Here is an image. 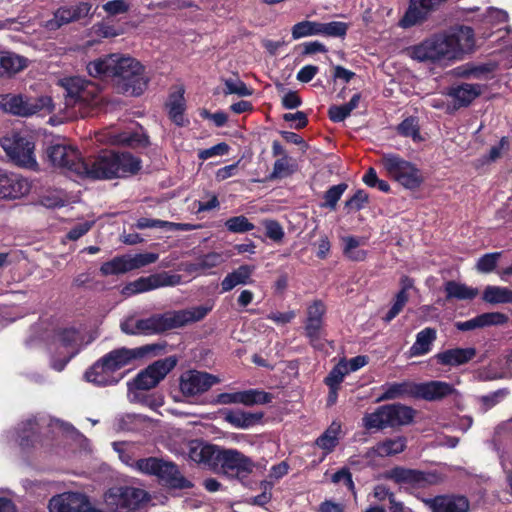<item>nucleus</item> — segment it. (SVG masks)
Here are the masks:
<instances>
[{"instance_id": "864d4df0", "label": "nucleus", "mask_w": 512, "mask_h": 512, "mask_svg": "<svg viewBox=\"0 0 512 512\" xmlns=\"http://www.w3.org/2000/svg\"><path fill=\"white\" fill-rule=\"evenodd\" d=\"M349 373L345 359H342L337 365H335L328 375L324 378V383L328 387H340L345 375Z\"/></svg>"}, {"instance_id": "774afa93", "label": "nucleus", "mask_w": 512, "mask_h": 512, "mask_svg": "<svg viewBox=\"0 0 512 512\" xmlns=\"http://www.w3.org/2000/svg\"><path fill=\"white\" fill-rule=\"evenodd\" d=\"M103 9L110 15L126 13L129 9L125 0H110L103 5Z\"/></svg>"}, {"instance_id": "bf43d9fd", "label": "nucleus", "mask_w": 512, "mask_h": 512, "mask_svg": "<svg viewBox=\"0 0 512 512\" xmlns=\"http://www.w3.org/2000/svg\"><path fill=\"white\" fill-rule=\"evenodd\" d=\"M262 224L265 228V235L267 238L271 239L276 243H280L284 239V229L277 220L266 219L263 220Z\"/></svg>"}, {"instance_id": "ea45409f", "label": "nucleus", "mask_w": 512, "mask_h": 512, "mask_svg": "<svg viewBox=\"0 0 512 512\" xmlns=\"http://www.w3.org/2000/svg\"><path fill=\"white\" fill-rule=\"evenodd\" d=\"M99 271L100 274L105 277L110 275L124 274L131 271L129 264V255L126 254L115 256L111 260L102 263Z\"/></svg>"}, {"instance_id": "9b49d317", "label": "nucleus", "mask_w": 512, "mask_h": 512, "mask_svg": "<svg viewBox=\"0 0 512 512\" xmlns=\"http://www.w3.org/2000/svg\"><path fill=\"white\" fill-rule=\"evenodd\" d=\"M445 42L448 60L462 59L464 54L474 50V30L465 25L457 26L447 34L441 35Z\"/></svg>"}, {"instance_id": "aec40b11", "label": "nucleus", "mask_w": 512, "mask_h": 512, "mask_svg": "<svg viewBox=\"0 0 512 512\" xmlns=\"http://www.w3.org/2000/svg\"><path fill=\"white\" fill-rule=\"evenodd\" d=\"M445 42L441 35L426 39L418 45L410 48L411 58L419 62H436L440 60H448Z\"/></svg>"}, {"instance_id": "c03bdc74", "label": "nucleus", "mask_w": 512, "mask_h": 512, "mask_svg": "<svg viewBox=\"0 0 512 512\" xmlns=\"http://www.w3.org/2000/svg\"><path fill=\"white\" fill-rule=\"evenodd\" d=\"M273 395L259 389H248L240 391V404L251 407L254 405L271 403Z\"/></svg>"}, {"instance_id": "69168bd1", "label": "nucleus", "mask_w": 512, "mask_h": 512, "mask_svg": "<svg viewBox=\"0 0 512 512\" xmlns=\"http://www.w3.org/2000/svg\"><path fill=\"white\" fill-rule=\"evenodd\" d=\"M230 150V147L225 142H220L210 148L203 149L199 151L198 157L201 160H207L214 156H223L226 155Z\"/></svg>"}, {"instance_id": "5701e85b", "label": "nucleus", "mask_w": 512, "mask_h": 512, "mask_svg": "<svg viewBox=\"0 0 512 512\" xmlns=\"http://www.w3.org/2000/svg\"><path fill=\"white\" fill-rule=\"evenodd\" d=\"M425 503L432 512H468L470 509L468 498L459 494L438 495L425 500Z\"/></svg>"}, {"instance_id": "052dcab7", "label": "nucleus", "mask_w": 512, "mask_h": 512, "mask_svg": "<svg viewBox=\"0 0 512 512\" xmlns=\"http://www.w3.org/2000/svg\"><path fill=\"white\" fill-rule=\"evenodd\" d=\"M408 299V294H404V292H397L394 297L393 304L386 315L383 317V320L387 323L392 321L403 310L406 303L408 302Z\"/></svg>"}, {"instance_id": "f3484780", "label": "nucleus", "mask_w": 512, "mask_h": 512, "mask_svg": "<svg viewBox=\"0 0 512 512\" xmlns=\"http://www.w3.org/2000/svg\"><path fill=\"white\" fill-rule=\"evenodd\" d=\"M92 5L89 2H78L75 5L60 6L53 13V18L45 23V27L50 31H55L64 25L77 22L89 16Z\"/></svg>"}, {"instance_id": "603ef678", "label": "nucleus", "mask_w": 512, "mask_h": 512, "mask_svg": "<svg viewBox=\"0 0 512 512\" xmlns=\"http://www.w3.org/2000/svg\"><path fill=\"white\" fill-rule=\"evenodd\" d=\"M226 229L231 233H245L255 228V225L244 215L228 218L224 223Z\"/></svg>"}, {"instance_id": "6ab92c4d", "label": "nucleus", "mask_w": 512, "mask_h": 512, "mask_svg": "<svg viewBox=\"0 0 512 512\" xmlns=\"http://www.w3.org/2000/svg\"><path fill=\"white\" fill-rule=\"evenodd\" d=\"M46 155L50 163L55 167L65 168L80 176L78 163L83 162L80 152L64 144H53L47 147Z\"/></svg>"}, {"instance_id": "a19ab883", "label": "nucleus", "mask_w": 512, "mask_h": 512, "mask_svg": "<svg viewBox=\"0 0 512 512\" xmlns=\"http://www.w3.org/2000/svg\"><path fill=\"white\" fill-rule=\"evenodd\" d=\"M38 437V423L35 419L23 421L18 428L19 445L29 448L34 445Z\"/></svg>"}, {"instance_id": "a211bd4d", "label": "nucleus", "mask_w": 512, "mask_h": 512, "mask_svg": "<svg viewBox=\"0 0 512 512\" xmlns=\"http://www.w3.org/2000/svg\"><path fill=\"white\" fill-rule=\"evenodd\" d=\"M447 0H410L408 8L399 21L402 28H410L425 22Z\"/></svg>"}, {"instance_id": "5fc2aeb1", "label": "nucleus", "mask_w": 512, "mask_h": 512, "mask_svg": "<svg viewBox=\"0 0 512 512\" xmlns=\"http://www.w3.org/2000/svg\"><path fill=\"white\" fill-rule=\"evenodd\" d=\"M224 89H223V93L225 95H231V94H235V95H238L240 97H245V96H251L253 94V90L251 88H249L242 80H240L239 78L237 79H225L224 80Z\"/></svg>"}, {"instance_id": "473e14b6", "label": "nucleus", "mask_w": 512, "mask_h": 512, "mask_svg": "<svg viewBox=\"0 0 512 512\" xmlns=\"http://www.w3.org/2000/svg\"><path fill=\"white\" fill-rule=\"evenodd\" d=\"M480 94V85L469 83L451 87L448 92V95L453 98L456 108L469 106Z\"/></svg>"}, {"instance_id": "2f4dec72", "label": "nucleus", "mask_w": 512, "mask_h": 512, "mask_svg": "<svg viewBox=\"0 0 512 512\" xmlns=\"http://www.w3.org/2000/svg\"><path fill=\"white\" fill-rule=\"evenodd\" d=\"M414 386L415 382L408 380L402 382L385 383L380 387L382 393L377 397L376 402L379 403L395 400L405 396L414 398Z\"/></svg>"}, {"instance_id": "c9c22d12", "label": "nucleus", "mask_w": 512, "mask_h": 512, "mask_svg": "<svg viewBox=\"0 0 512 512\" xmlns=\"http://www.w3.org/2000/svg\"><path fill=\"white\" fill-rule=\"evenodd\" d=\"M445 301L473 300L479 293L477 288L469 287L464 283L455 280H448L444 283Z\"/></svg>"}, {"instance_id": "6e6d98bb", "label": "nucleus", "mask_w": 512, "mask_h": 512, "mask_svg": "<svg viewBox=\"0 0 512 512\" xmlns=\"http://www.w3.org/2000/svg\"><path fill=\"white\" fill-rule=\"evenodd\" d=\"M510 394L508 388L498 389L490 394L483 395L479 398L481 403L482 411L487 412L492 409L494 406L499 404L503 399H505Z\"/></svg>"}, {"instance_id": "09e8293b", "label": "nucleus", "mask_w": 512, "mask_h": 512, "mask_svg": "<svg viewBox=\"0 0 512 512\" xmlns=\"http://www.w3.org/2000/svg\"><path fill=\"white\" fill-rule=\"evenodd\" d=\"M397 132L403 137H410L414 141L420 140L419 119L415 116L405 118L398 126Z\"/></svg>"}, {"instance_id": "4d7b16f0", "label": "nucleus", "mask_w": 512, "mask_h": 512, "mask_svg": "<svg viewBox=\"0 0 512 512\" xmlns=\"http://www.w3.org/2000/svg\"><path fill=\"white\" fill-rule=\"evenodd\" d=\"M349 29L348 23L340 21H332L328 23H322L321 35L327 37H340L344 38Z\"/></svg>"}, {"instance_id": "c756f323", "label": "nucleus", "mask_w": 512, "mask_h": 512, "mask_svg": "<svg viewBox=\"0 0 512 512\" xmlns=\"http://www.w3.org/2000/svg\"><path fill=\"white\" fill-rule=\"evenodd\" d=\"M255 269L254 265L243 264L228 273L221 281V293L229 292L238 285L253 283L252 275Z\"/></svg>"}, {"instance_id": "0e129e2a", "label": "nucleus", "mask_w": 512, "mask_h": 512, "mask_svg": "<svg viewBox=\"0 0 512 512\" xmlns=\"http://www.w3.org/2000/svg\"><path fill=\"white\" fill-rule=\"evenodd\" d=\"M499 256H500V253L495 252V253H487V254L483 255L482 257H480L477 262V265H476L478 271L483 272V273L492 272L496 268L497 260H498Z\"/></svg>"}, {"instance_id": "4c0bfd02", "label": "nucleus", "mask_w": 512, "mask_h": 512, "mask_svg": "<svg viewBox=\"0 0 512 512\" xmlns=\"http://www.w3.org/2000/svg\"><path fill=\"white\" fill-rule=\"evenodd\" d=\"M27 67V59L8 51L0 52V76L13 75Z\"/></svg>"}, {"instance_id": "423d86ee", "label": "nucleus", "mask_w": 512, "mask_h": 512, "mask_svg": "<svg viewBox=\"0 0 512 512\" xmlns=\"http://www.w3.org/2000/svg\"><path fill=\"white\" fill-rule=\"evenodd\" d=\"M380 161L388 176L404 188L416 190L423 184L424 177L421 170L400 155L386 153L382 155Z\"/></svg>"}, {"instance_id": "a18cd8bd", "label": "nucleus", "mask_w": 512, "mask_h": 512, "mask_svg": "<svg viewBox=\"0 0 512 512\" xmlns=\"http://www.w3.org/2000/svg\"><path fill=\"white\" fill-rule=\"evenodd\" d=\"M321 27V22L303 20L293 25L291 29L292 38L297 40L303 37L321 35Z\"/></svg>"}, {"instance_id": "f257e3e1", "label": "nucleus", "mask_w": 512, "mask_h": 512, "mask_svg": "<svg viewBox=\"0 0 512 512\" xmlns=\"http://www.w3.org/2000/svg\"><path fill=\"white\" fill-rule=\"evenodd\" d=\"M92 77L111 79L118 93L140 96L146 90L149 79L145 67L135 58L121 54H109L87 65Z\"/></svg>"}, {"instance_id": "9d476101", "label": "nucleus", "mask_w": 512, "mask_h": 512, "mask_svg": "<svg viewBox=\"0 0 512 512\" xmlns=\"http://www.w3.org/2000/svg\"><path fill=\"white\" fill-rule=\"evenodd\" d=\"M384 478L399 485H409L412 488H426L437 485L442 477L435 471H421L417 469L395 466L384 473Z\"/></svg>"}, {"instance_id": "4468645a", "label": "nucleus", "mask_w": 512, "mask_h": 512, "mask_svg": "<svg viewBox=\"0 0 512 512\" xmlns=\"http://www.w3.org/2000/svg\"><path fill=\"white\" fill-rule=\"evenodd\" d=\"M230 477L246 478L254 469L253 461L236 449L221 448L218 453L217 466Z\"/></svg>"}, {"instance_id": "3c124183", "label": "nucleus", "mask_w": 512, "mask_h": 512, "mask_svg": "<svg viewBox=\"0 0 512 512\" xmlns=\"http://www.w3.org/2000/svg\"><path fill=\"white\" fill-rule=\"evenodd\" d=\"M347 188L348 184L344 182L331 186L323 195L325 201L321 204V207L335 210L338 201L342 197L343 193L347 190Z\"/></svg>"}, {"instance_id": "72a5a7b5", "label": "nucleus", "mask_w": 512, "mask_h": 512, "mask_svg": "<svg viewBox=\"0 0 512 512\" xmlns=\"http://www.w3.org/2000/svg\"><path fill=\"white\" fill-rule=\"evenodd\" d=\"M166 106L168 107L169 118L175 125L183 127L189 122L184 117L186 103L183 89L171 93Z\"/></svg>"}, {"instance_id": "ddd939ff", "label": "nucleus", "mask_w": 512, "mask_h": 512, "mask_svg": "<svg viewBox=\"0 0 512 512\" xmlns=\"http://www.w3.org/2000/svg\"><path fill=\"white\" fill-rule=\"evenodd\" d=\"M181 280V275L163 271L129 282L123 287L121 292L125 296H132L160 287L176 286L181 283Z\"/></svg>"}, {"instance_id": "f03ea898", "label": "nucleus", "mask_w": 512, "mask_h": 512, "mask_svg": "<svg viewBox=\"0 0 512 512\" xmlns=\"http://www.w3.org/2000/svg\"><path fill=\"white\" fill-rule=\"evenodd\" d=\"M141 160L128 152L104 150L96 156L83 158L78 163L81 178L92 180L114 179L137 174Z\"/></svg>"}, {"instance_id": "f8f14e48", "label": "nucleus", "mask_w": 512, "mask_h": 512, "mask_svg": "<svg viewBox=\"0 0 512 512\" xmlns=\"http://www.w3.org/2000/svg\"><path fill=\"white\" fill-rule=\"evenodd\" d=\"M177 365V358L169 356L155 361L140 371L133 380L136 390H150L156 387Z\"/></svg>"}, {"instance_id": "0eeeda50", "label": "nucleus", "mask_w": 512, "mask_h": 512, "mask_svg": "<svg viewBox=\"0 0 512 512\" xmlns=\"http://www.w3.org/2000/svg\"><path fill=\"white\" fill-rule=\"evenodd\" d=\"M1 146L11 161L20 167L35 169V143L30 135L13 132L1 139Z\"/></svg>"}, {"instance_id": "c85d7f7f", "label": "nucleus", "mask_w": 512, "mask_h": 512, "mask_svg": "<svg viewBox=\"0 0 512 512\" xmlns=\"http://www.w3.org/2000/svg\"><path fill=\"white\" fill-rule=\"evenodd\" d=\"M50 512H89L91 507L86 500L75 495H57L49 501Z\"/></svg>"}, {"instance_id": "b1692460", "label": "nucleus", "mask_w": 512, "mask_h": 512, "mask_svg": "<svg viewBox=\"0 0 512 512\" xmlns=\"http://www.w3.org/2000/svg\"><path fill=\"white\" fill-rule=\"evenodd\" d=\"M509 317L501 312H486L463 322H456L455 326L459 331H471L489 326L504 325Z\"/></svg>"}, {"instance_id": "20e7f679", "label": "nucleus", "mask_w": 512, "mask_h": 512, "mask_svg": "<svg viewBox=\"0 0 512 512\" xmlns=\"http://www.w3.org/2000/svg\"><path fill=\"white\" fill-rule=\"evenodd\" d=\"M134 468L142 474L155 476L158 483L169 491L188 490L194 487L173 461L154 456L140 458L135 461Z\"/></svg>"}, {"instance_id": "37998d69", "label": "nucleus", "mask_w": 512, "mask_h": 512, "mask_svg": "<svg viewBox=\"0 0 512 512\" xmlns=\"http://www.w3.org/2000/svg\"><path fill=\"white\" fill-rule=\"evenodd\" d=\"M482 299L493 305L512 303V290L507 287L487 286L483 292Z\"/></svg>"}, {"instance_id": "de8ad7c7", "label": "nucleus", "mask_w": 512, "mask_h": 512, "mask_svg": "<svg viewBox=\"0 0 512 512\" xmlns=\"http://www.w3.org/2000/svg\"><path fill=\"white\" fill-rule=\"evenodd\" d=\"M345 245L343 249V253L346 257L353 261H364L367 257V252L365 250H355L361 244H364L365 241L355 237V236H347L343 239Z\"/></svg>"}, {"instance_id": "13d9d810", "label": "nucleus", "mask_w": 512, "mask_h": 512, "mask_svg": "<svg viewBox=\"0 0 512 512\" xmlns=\"http://www.w3.org/2000/svg\"><path fill=\"white\" fill-rule=\"evenodd\" d=\"M55 336L62 346L74 347L79 338V332L74 327L59 328L55 331Z\"/></svg>"}, {"instance_id": "49530a36", "label": "nucleus", "mask_w": 512, "mask_h": 512, "mask_svg": "<svg viewBox=\"0 0 512 512\" xmlns=\"http://www.w3.org/2000/svg\"><path fill=\"white\" fill-rule=\"evenodd\" d=\"M304 334L314 348H318L324 331V319H306L304 322Z\"/></svg>"}, {"instance_id": "1a4fd4ad", "label": "nucleus", "mask_w": 512, "mask_h": 512, "mask_svg": "<svg viewBox=\"0 0 512 512\" xmlns=\"http://www.w3.org/2000/svg\"><path fill=\"white\" fill-rule=\"evenodd\" d=\"M149 499L147 491L132 486L113 487L105 495L106 504L117 512L135 511Z\"/></svg>"}, {"instance_id": "6e6552de", "label": "nucleus", "mask_w": 512, "mask_h": 512, "mask_svg": "<svg viewBox=\"0 0 512 512\" xmlns=\"http://www.w3.org/2000/svg\"><path fill=\"white\" fill-rule=\"evenodd\" d=\"M165 346V344L153 343L134 349L122 347L108 352L101 358L104 361L106 368L116 375L117 371L127 366L135 359H141L147 355L160 354L165 349Z\"/></svg>"}, {"instance_id": "4be33fe9", "label": "nucleus", "mask_w": 512, "mask_h": 512, "mask_svg": "<svg viewBox=\"0 0 512 512\" xmlns=\"http://www.w3.org/2000/svg\"><path fill=\"white\" fill-rule=\"evenodd\" d=\"M29 182L15 173H7L0 170V198L17 199L30 192Z\"/></svg>"}, {"instance_id": "338daca9", "label": "nucleus", "mask_w": 512, "mask_h": 512, "mask_svg": "<svg viewBox=\"0 0 512 512\" xmlns=\"http://www.w3.org/2000/svg\"><path fill=\"white\" fill-rule=\"evenodd\" d=\"M351 111L348 107L343 105H331L328 109V117L334 123H339L344 121L347 117H349Z\"/></svg>"}, {"instance_id": "2eb2a0df", "label": "nucleus", "mask_w": 512, "mask_h": 512, "mask_svg": "<svg viewBox=\"0 0 512 512\" xmlns=\"http://www.w3.org/2000/svg\"><path fill=\"white\" fill-rule=\"evenodd\" d=\"M64 88L66 106H74L78 103H88L94 98L95 85L81 77H66L60 80Z\"/></svg>"}, {"instance_id": "dca6fc26", "label": "nucleus", "mask_w": 512, "mask_h": 512, "mask_svg": "<svg viewBox=\"0 0 512 512\" xmlns=\"http://www.w3.org/2000/svg\"><path fill=\"white\" fill-rule=\"evenodd\" d=\"M218 378L207 372L189 370L180 376L179 387L185 397H194L208 391Z\"/></svg>"}, {"instance_id": "e433bc0d", "label": "nucleus", "mask_w": 512, "mask_h": 512, "mask_svg": "<svg viewBox=\"0 0 512 512\" xmlns=\"http://www.w3.org/2000/svg\"><path fill=\"white\" fill-rule=\"evenodd\" d=\"M407 447V438L405 436H397L395 438H387L378 442L372 451L379 457H388L402 453Z\"/></svg>"}, {"instance_id": "39448f33", "label": "nucleus", "mask_w": 512, "mask_h": 512, "mask_svg": "<svg viewBox=\"0 0 512 512\" xmlns=\"http://www.w3.org/2000/svg\"><path fill=\"white\" fill-rule=\"evenodd\" d=\"M417 411L402 403L385 404L363 417V426L367 430H383L406 426L414 421Z\"/></svg>"}, {"instance_id": "7c9ffc66", "label": "nucleus", "mask_w": 512, "mask_h": 512, "mask_svg": "<svg viewBox=\"0 0 512 512\" xmlns=\"http://www.w3.org/2000/svg\"><path fill=\"white\" fill-rule=\"evenodd\" d=\"M263 412H245L243 410H227L224 420L238 429H248L262 423Z\"/></svg>"}, {"instance_id": "7ed1b4c3", "label": "nucleus", "mask_w": 512, "mask_h": 512, "mask_svg": "<svg viewBox=\"0 0 512 512\" xmlns=\"http://www.w3.org/2000/svg\"><path fill=\"white\" fill-rule=\"evenodd\" d=\"M211 309V307L200 305L190 309L152 314L148 318L137 319V328L143 335L160 334L201 321Z\"/></svg>"}, {"instance_id": "58836bf2", "label": "nucleus", "mask_w": 512, "mask_h": 512, "mask_svg": "<svg viewBox=\"0 0 512 512\" xmlns=\"http://www.w3.org/2000/svg\"><path fill=\"white\" fill-rule=\"evenodd\" d=\"M341 424L333 421L330 426L316 439L315 444L325 451V454L333 452L339 443Z\"/></svg>"}, {"instance_id": "393cba45", "label": "nucleus", "mask_w": 512, "mask_h": 512, "mask_svg": "<svg viewBox=\"0 0 512 512\" xmlns=\"http://www.w3.org/2000/svg\"><path fill=\"white\" fill-rule=\"evenodd\" d=\"M0 108L7 113L26 117L36 113L39 107L29 103L22 95L2 94Z\"/></svg>"}, {"instance_id": "8fccbe9b", "label": "nucleus", "mask_w": 512, "mask_h": 512, "mask_svg": "<svg viewBox=\"0 0 512 512\" xmlns=\"http://www.w3.org/2000/svg\"><path fill=\"white\" fill-rule=\"evenodd\" d=\"M221 262V255L215 252H211L200 257L197 262L191 263L187 267L188 272L204 271L217 267Z\"/></svg>"}, {"instance_id": "f704fd0d", "label": "nucleus", "mask_w": 512, "mask_h": 512, "mask_svg": "<svg viewBox=\"0 0 512 512\" xmlns=\"http://www.w3.org/2000/svg\"><path fill=\"white\" fill-rule=\"evenodd\" d=\"M437 338V331L435 328L426 327L416 334V340L414 344L409 348L410 357H418L428 354L431 349L433 342Z\"/></svg>"}, {"instance_id": "a878e982", "label": "nucleus", "mask_w": 512, "mask_h": 512, "mask_svg": "<svg viewBox=\"0 0 512 512\" xmlns=\"http://www.w3.org/2000/svg\"><path fill=\"white\" fill-rule=\"evenodd\" d=\"M220 450L221 448L216 445L195 440L189 444L188 456L196 463L217 466Z\"/></svg>"}, {"instance_id": "79ce46f5", "label": "nucleus", "mask_w": 512, "mask_h": 512, "mask_svg": "<svg viewBox=\"0 0 512 512\" xmlns=\"http://www.w3.org/2000/svg\"><path fill=\"white\" fill-rule=\"evenodd\" d=\"M114 143L130 148H146L150 141L144 133L124 131L115 136Z\"/></svg>"}, {"instance_id": "412c9836", "label": "nucleus", "mask_w": 512, "mask_h": 512, "mask_svg": "<svg viewBox=\"0 0 512 512\" xmlns=\"http://www.w3.org/2000/svg\"><path fill=\"white\" fill-rule=\"evenodd\" d=\"M456 392L457 390L452 384L440 380L415 383L414 386V398L429 402L441 401Z\"/></svg>"}, {"instance_id": "e2e57ef3", "label": "nucleus", "mask_w": 512, "mask_h": 512, "mask_svg": "<svg viewBox=\"0 0 512 512\" xmlns=\"http://www.w3.org/2000/svg\"><path fill=\"white\" fill-rule=\"evenodd\" d=\"M369 202V196L363 189H358L354 195L345 201V208L359 211Z\"/></svg>"}, {"instance_id": "680f3d73", "label": "nucleus", "mask_w": 512, "mask_h": 512, "mask_svg": "<svg viewBox=\"0 0 512 512\" xmlns=\"http://www.w3.org/2000/svg\"><path fill=\"white\" fill-rule=\"evenodd\" d=\"M157 259H158V254L150 253V252L139 253V254H136L135 256L129 255L130 269H131V271L135 270V269H139L141 267H144L146 265L156 262Z\"/></svg>"}, {"instance_id": "bb28decb", "label": "nucleus", "mask_w": 512, "mask_h": 512, "mask_svg": "<svg viewBox=\"0 0 512 512\" xmlns=\"http://www.w3.org/2000/svg\"><path fill=\"white\" fill-rule=\"evenodd\" d=\"M477 354L474 347L452 348L434 355L436 362L442 366L457 367L467 364Z\"/></svg>"}, {"instance_id": "cd10ccee", "label": "nucleus", "mask_w": 512, "mask_h": 512, "mask_svg": "<svg viewBox=\"0 0 512 512\" xmlns=\"http://www.w3.org/2000/svg\"><path fill=\"white\" fill-rule=\"evenodd\" d=\"M85 379L97 386L105 387L119 383L123 374L114 375L106 368L102 358L98 359L84 374Z\"/></svg>"}]
</instances>
